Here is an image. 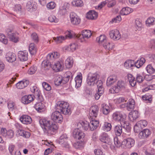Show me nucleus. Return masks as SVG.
<instances>
[{
    "label": "nucleus",
    "instance_id": "1",
    "mask_svg": "<svg viewBox=\"0 0 155 155\" xmlns=\"http://www.w3.org/2000/svg\"><path fill=\"white\" fill-rule=\"evenodd\" d=\"M39 123L44 133L48 135L54 134L58 128L56 124L45 119L40 120Z\"/></svg>",
    "mask_w": 155,
    "mask_h": 155
},
{
    "label": "nucleus",
    "instance_id": "2",
    "mask_svg": "<svg viewBox=\"0 0 155 155\" xmlns=\"http://www.w3.org/2000/svg\"><path fill=\"white\" fill-rule=\"evenodd\" d=\"M68 103L64 101H59L56 103L57 109L59 110L65 115L70 114L71 113L70 109L68 108Z\"/></svg>",
    "mask_w": 155,
    "mask_h": 155
},
{
    "label": "nucleus",
    "instance_id": "3",
    "mask_svg": "<svg viewBox=\"0 0 155 155\" xmlns=\"http://www.w3.org/2000/svg\"><path fill=\"white\" fill-rule=\"evenodd\" d=\"M99 75L97 73H89L87 79V82L88 85L93 86L96 85V82L99 78Z\"/></svg>",
    "mask_w": 155,
    "mask_h": 155
},
{
    "label": "nucleus",
    "instance_id": "4",
    "mask_svg": "<svg viewBox=\"0 0 155 155\" xmlns=\"http://www.w3.org/2000/svg\"><path fill=\"white\" fill-rule=\"evenodd\" d=\"M127 78L130 84L132 87H134L137 81L139 83L142 82L143 80L142 76L140 74H137L136 77V80L135 78L130 74H127Z\"/></svg>",
    "mask_w": 155,
    "mask_h": 155
},
{
    "label": "nucleus",
    "instance_id": "5",
    "mask_svg": "<svg viewBox=\"0 0 155 155\" xmlns=\"http://www.w3.org/2000/svg\"><path fill=\"white\" fill-rule=\"evenodd\" d=\"M135 143V140L131 138L125 139L122 142L121 147L123 148H130L133 147Z\"/></svg>",
    "mask_w": 155,
    "mask_h": 155
},
{
    "label": "nucleus",
    "instance_id": "6",
    "mask_svg": "<svg viewBox=\"0 0 155 155\" xmlns=\"http://www.w3.org/2000/svg\"><path fill=\"white\" fill-rule=\"evenodd\" d=\"M51 119L56 123H61L63 121V117L58 111L53 112L51 116Z\"/></svg>",
    "mask_w": 155,
    "mask_h": 155
},
{
    "label": "nucleus",
    "instance_id": "7",
    "mask_svg": "<svg viewBox=\"0 0 155 155\" xmlns=\"http://www.w3.org/2000/svg\"><path fill=\"white\" fill-rule=\"evenodd\" d=\"M125 87V84L124 81L122 80L118 81L117 86H114L110 89V91L111 93H118L120 89H124Z\"/></svg>",
    "mask_w": 155,
    "mask_h": 155
},
{
    "label": "nucleus",
    "instance_id": "8",
    "mask_svg": "<svg viewBox=\"0 0 155 155\" xmlns=\"http://www.w3.org/2000/svg\"><path fill=\"white\" fill-rule=\"evenodd\" d=\"M6 32L8 37L10 41L14 43H17L19 41V38L11 29L9 28L7 29L6 30Z\"/></svg>",
    "mask_w": 155,
    "mask_h": 155
},
{
    "label": "nucleus",
    "instance_id": "9",
    "mask_svg": "<svg viewBox=\"0 0 155 155\" xmlns=\"http://www.w3.org/2000/svg\"><path fill=\"white\" fill-rule=\"evenodd\" d=\"M73 136L76 139L83 140L85 136V134L78 128H76L73 130Z\"/></svg>",
    "mask_w": 155,
    "mask_h": 155
},
{
    "label": "nucleus",
    "instance_id": "10",
    "mask_svg": "<svg viewBox=\"0 0 155 155\" xmlns=\"http://www.w3.org/2000/svg\"><path fill=\"white\" fill-rule=\"evenodd\" d=\"M112 117L114 120L119 122L120 124L121 122H124V120L126 118L125 116L119 112H116L113 113L112 115Z\"/></svg>",
    "mask_w": 155,
    "mask_h": 155
},
{
    "label": "nucleus",
    "instance_id": "11",
    "mask_svg": "<svg viewBox=\"0 0 155 155\" xmlns=\"http://www.w3.org/2000/svg\"><path fill=\"white\" fill-rule=\"evenodd\" d=\"M100 141L104 143L110 145L112 144L113 140L111 139L108 135L106 133H103L100 136Z\"/></svg>",
    "mask_w": 155,
    "mask_h": 155
},
{
    "label": "nucleus",
    "instance_id": "12",
    "mask_svg": "<svg viewBox=\"0 0 155 155\" xmlns=\"http://www.w3.org/2000/svg\"><path fill=\"white\" fill-rule=\"evenodd\" d=\"M31 91L34 94L35 96L38 99H39L40 101H43L44 99L41 95L40 91L35 86L31 88Z\"/></svg>",
    "mask_w": 155,
    "mask_h": 155
},
{
    "label": "nucleus",
    "instance_id": "13",
    "mask_svg": "<svg viewBox=\"0 0 155 155\" xmlns=\"http://www.w3.org/2000/svg\"><path fill=\"white\" fill-rule=\"evenodd\" d=\"M92 35L91 31L89 30H84L82 32L81 34L78 35L77 36L78 39H81L83 38L84 39L85 38L88 39L90 38Z\"/></svg>",
    "mask_w": 155,
    "mask_h": 155
},
{
    "label": "nucleus",
    "instance_id": "14",
    "mask_svg": "<svg viewBox=\"0 0 155 155\" xmlns=\"http://www.w3.org/2000/svg\"><path fill=\"white\" fill-rule=\"evenodd\" d=\"M109 35L111 38L115 40H119L121 37L120 32L117 29L111 30L110 32Z\"/></svg>",
    "mask_w": 155,
    "mask_h": 155
},
{
    "label": "nucleus",
    "instance_id": "15",
    "mask_svg": "<svg viewBox=\"0 0 155 155\" xmlns=\"http://www.w3.org/2000/svg\"><path fill=\"white\" fill-rule=\"evenodd\" d=\"M70 18L71 22L73 25H78L80 22V19L74 13L72 12L70 14Z\"/></svg>",
    "mask_w": 155,
    "mask_h": 155
},
{
    "label": "nucleus",
    "instance_id": "16",
    "mask_svg": "<svg viewBox=\"0 0 155 155\" xmlns=\"http://www.w3.org/2000/svg\"><path fill=\"white\" fill-rule=\"evenodd\" d=\"M63 62L62 61H58L52 66V68L56 72L62 70L63 66Z\"/></svg>",
    "mask_w": 155,
    "mask_h": 155
},
{
    "label": "nucleus",
    "instance_id": "17",
    "mask_svg": "<svg viewBox=\"0 0 155 155\" xmlns=\"http://www.w3.org/2000/svg\"><path fill=\"white\" fill-rule=\"evenodd\" d=\"M73 77V76L71 72L70 71L66 72L64 74V77H62V84H65L68 82L69 79H70V81L71 82Z\"/></svg>",
    "mask_w": 155,
    "mask_h": 155
},
{
    "label": "nucleus",
    "instance_id": "18",
    "mask_svg": "<svg viewBox=\"0 0 155 155\" xmlns=\"http://www.w3.org/2000/svg\"><path fill=\"white\" fill-rule=\"evenodd\" d=\"M38 100V102L35 104V108L38 112H42L45 110V104L42 102L43 101H41L39 99Z\"/></svg>",
    "mask_w": 155,
    "mask_h": 155
},
{
    "label": "nucleus",
    "instance_id": "19",
    "mask_svg": "<svg viewBox=\"0 0 155 155\" xmlns=\"http://www.w3.org/2000/svg\"><path fill=\"white\" fill-rule=\"evenodd\" d=\"M20 121L24 124H29L32 122L31 118L28 115H23L20 118Z\"/></svg>",
    "mask_w": 155,
    "mask_h": 155
},
{
    "label": "nucleus",
    "instance_id": "20",
    "mask_svg": "<svg viewBox=\"0 0 155 155\" xmlns=\"http://www.w3.org/2000/svg\"><path fill=\"white\" fill-rule=\"evenodd\" d=\"M18 56L20 61H25L28 60V52L25 51H19Z\"/></svg>",
    "mask_w": 155,
    "mask_h": 155
},
{
    "label": "nucleus",
    "instance_id": "21",
    "mask_svg": "<svg viewBox=\"0 0 155 155\" xmlns=\"http://www.w3.org/2000/svg\"><path fill=\"white\" fill-rule=\"evenodd\" d=\"M117 80V76L115 74H113L109 76L107 78V86H110Z\"/></svg>",
    "mask_w": 155,
    "mask_h": 155
},
{
    "label": "nucleus",
    "instance_id": "22",
    "mask_svg": "<svg viewBox=\"0 0 155 155\" xmlns=\"http://www.w3.org/2000/svg\"><path fill=\"white\" fill-rule=\"evenodd\" d=\"M5 58L9 62H13L16 60V57L14 53L8 52L6 54Z\"/></svg>",
    "mask_w": 155,
    "mask_h": 155
},
{
    "label": "nucleus",
    "instance_id": "23",
    "mask_svg": "<svg viewBox=\"0 0 155 155\" xmlns=\"http://www.w3.org/2000/svg\"><path fill=\"white\" fill-rule=\"evenodd\" d=\"M34 100V98L31 95H25L23 97L21 98L22 102L25 104H27Z\"/></svg>",
    "mask_w": 155,
    "mask_h": 155
},
{
    "label": "nucleus",
    "instance_id": "24",
    "mask_svg": "<svg viewBox=\"0 0 155 155\" xmlns=\"http://www.w3.org/2000/svg\"><path fill=\"white\" fill-rule=\"evenodd\" d=\"M122 125L118 124L114 127V132L116 136H120L122 133Z\"/></svg>",
    "mask_w": 155,
    "mask_h": 155
},
{
    "label": "nucleus",
    "instance_id": "25",
    "mask_svg": "<svg viewBox=\"0 0 155 155\" xmlns=\"http://www.w3.org/2000/svg\"><path fill=\"white\" fill-rule=\"evenodd\" d=\"M26 8L28 11L32 12L36 10V5L33 3L32 1L30 0L27 2L26 5Z\"/></svg>",
    "mask_w": 155,
    "mask_h": 155
},
{
    "label": "nucleus",
    "instance_id": "26",
    "mask_svg": "<svg viewBox=\"0 0 155 155\" xmlns=\"http://www.w3.org/2000/svg\"><path fill=\"white\" fill-rule=\"evenodd\" d=\"M29 84V81L28 80L22 81H19L16 84V87L19 89H21L27 87Z\"/></svg>",
    "mask_w": 155,
    "mask_h": 155
},
{
    "label": "nucleus",
    "instance_id": "27",
    "mask_svg": "<svg viewBox=\"0 0 155 155\" xmlns=\"http://www.w3.org/2000/svg\"><path fill=\"white\" fill-rule=\"evenodd\" d=\"M150 134V131L148 129H144L140 131L139 134V137L140 139L147 138Z\"/></svg>",
    "mask_w": 155,
    "mask_h": 155
},
{
    "label": "nucleus",
    "instance_id": "28",
    "mask_svg": "<svg viewBox=\"0 0 155 155\" xmlns=\"http://www.w3.org/2000/svg\"><path fill=\"white\" fill-rule=\"evenodd\" d=\"M97 13L94 11H89L87 14V18L91 19H96L97 17Z\"/></svg>",
    "mask_w": 155,
    "mask_h": 155
},
{
    "label": "nucleus",
    "instance_id": "29",
    "mask_svg": "<svg viewBox=\"0 0 155 155\" xmlns=\"http://www.w3.org/2000/svg\"><path fill=\"white\" fill-rule=\"evenodd\" d=\"M99 125V122L97 120H93L90 123V129L91 131L96 129Z\"/></svg>",
    "mask_w": 155,
    "mask_h": 155
},
{
    "label": "nucleus",
    "instance_id": "30",
    "mask_svg": "<svg viewBox=\"0 0 155 155\" xmlns=\"http://www.w3.org/2000/svg\"><path fill=\"white\" fill-rule=\"evenodd\" d=\"M90 110L91 111V114L93 116L95 117H97L99 112V108L97 105L91 106V107Z\"/></svg>",
    "mask_w": 155,
    "mask_h": 155
},
{
    "label": "nucleus",
    "instance_id": "31",
    "mask_svg": "<svg viewBox=\"0 0 155 155\" xmlns=\"http://www.w3.org/2000/svg\"><path fill=\"white\" fill-rule=\"evenodd\" d=\"M139 116L138 112L135 110L130 113L129 117L131 120L134 121Z\"/></svg>",
    "mask_w": 155,
    "mask_h": 155
},
{
    "label": "nucleus",
    "instance_id": "32",
    "mask_svg": "<svg viewBox=\"0 0 155 155\" xmlns=\"http://www.w3.org/2000/svg\"><path fill=\"white\" fill-rule=\"evenodd\" d=\"M82 77L81 75H78L75 78V87L78 88L81 86L82 81Z\"/></svg>",
    "mask_w": 155,
    "mask_h": 155
},
{
    "label": "nucleus",
    "instance_id": "33",
    "mask_svg": "<svg viewBox=\"0 0 155 155\" xmlns=\"http://www.w3.org/2000/svg\"><path fill=\"white\" fill-rule=\"evenodd\" d=\"M133 11L132 9L128 7L123 8L120 11V13L122 15H127Z\"/></svg>",
    "mask_w": 155,
    "mask_h": 155
},
{
    "label": "nucleus",
    "instance_id": "34",
    "mask_svg": "<svg viewBox=\"0 0 155 155\" xmlns=\"http://www.w3.org/2000/svg\"><path fill=\"white\" fill-rule=\"evenodd\" d=\"M101 110L103 113L105 115H107L110 112L109 107L104 104H101Z\"/></svg>",
    "mask_w": 155,
    "mask_h": 155
},
{
    "label": "nucleus",
    "instance_id": "35",
    "mask_svg": "<svg viewBox=\"0 0 155 155\" xmlns=\"http://www.w3.org/2000/svg\"><path fill=\"white\" fill-rule=\"evenodd\" d=\"M104 47L106 49L110 51L114 47V44L111 42H107L103 44Z\"/></svg>",
    "mask_w": 155,
    "mask_h": 155
},
{
    "label": "nucleus",
    "instance_id": "36",
    "mask_svg": "<svg viewBox=\"0 0 155 155\" xmlns=\"http://www.w3.org/2000/svg\"><path fill=\"white\" fill-rule=\"evenodd\" d=\"M145 60L144 58H141L140 60H138L137 62H134V64L135 66L138 68H140L145 62Z\"/></svg>",
    "mask_w": 155,
    "mask_h": 155
},
{
    "label": "nucleus",
    "instance_id": "37",
    "mask_svg": "<svg viewBox=\"0 0 155 155\" xmlns=\"http://www.w3.org/2000/svg\"><path fill=\"white\" fill-rule=\"evenodd\" d=\"M135 101L133 99H130L127 105V107L128 110H131L134 109V107Z\"/></svg>",
    "mask_w": 155,
    "mask_h": 155
},
{
    "label": "nucleus",
    "instance_id": "38",
    "mask_svg": "<svg viewBox=\"0 0 155 155\" xmlns=\"http://www.w3.org/2000/svg\"><path fill=\"white\" fill-rule=\"evenodd\" d=\"M124 122H121L120 124L122 125V127L125 129L126 130L129 132L131 129V127L129 123L127 122L126 120V118L124 120Z\"/></svg>",
    "mask_w": 155,
    "mask_h": 155
},
{
    "label": "nucleus",
    "instance_id": "39",
    "mask_svg": "<svg viewBox=\"0 0 155 155\" xmlns=\"http://www.w3.org/2000/svg\"><path fill=\"white\" fill-rule=\"evenodd\" d=\"M29 50L31 55H34L37 52V49L34 43H31L29 46Z\"/></svg>",
    "mask_w": 155,
    "mask_h": 155
},
{
    "label": "nucleus",
    "instance_id": "40",
    "mask_svg": "<svg viewBox=\"0 0 155 155\" xmlns=\"http://www.w3.org/2000/svg\"><path fill=\"white\" fill-rule=\"evenodd\" d=\"M73 58L72 57H69L65 61V64L68 68H70L73 65Z\"/></svg>",
    "mask_w": 155,
    "mask_h": 155
},
{
    "label": "nucleus",
    "instance_id": "41",
    "mask_svg": "<svg viewBox=\"0 0 155 155\" xmlns=\"http://www.w3.org/2000/svg\"><path fill=\"white\" fill-rule=\"evenodd\" d=\"M134 61L132 60H127L124 63V67L127 69L129 68L134 65Z\"/></svg>",
    "mask_w": 155,
    "mask_h": 155
},
{
    "label": "nucleus",
    "instance_id": "42",
    "mask_svg": "<svg viewBox=\"0 0 155 155\" xmlns=\"http://www.w3.org/2000/svg\"><path fill=\"white\" fill-rule=\"evenodd\" d=\"M77 47V46L76 44L73 43L71 44L68 46H65L64 48L65 50L73 51L76 50Z\"/></svg>",
    "mask_w": 155,
    "mask_h": 155
},
{
    "label": "nucleus",
    "instance_id": "43",
    "mask_svg": "<svg viewBox=\"0 0 155 155\" xmlns=\"http://www.w3.org/2000/svg\"><path fill=\"white\" fill-rule=\"evenodd\" d=\"M63 78L61 76H57L54 80V84L55 85L58 86L62 84Z\"/></svg>",
    "mask_w": 155,
    "mask_h": 155
},
{
    "label": "nucleus",
    "instance_id": "44",
    "mask_svg": "<svg viewBox=\"0 0 155 155\" xmlns=\"http://www.w3.org/2000/svg\"><path fill=\"white\" fill-rule=\"evenodd\" d=\"M146 25L150 26L155 24V18L153 17L149 18L146 21Z\"/></svg>",
    "mask_w": 155,
    "mask_h": 155
},
{
    "label": "nucleus",
    "instance_id": "45",
    "mask_svg": "<svg viewBox=\"0 0 155 155\" xmlns=\"http://www.w3.org/2000/svg\"><path fill=\"white\" fill-rule=\"evenodd\" d=\"M42 66L46 69H49L50 68H52V65L51 64L49 60H45L42 63Z\"/></svg>",
    "mask_w": 155,
    "mask_h": 155
},
{
    "label": "nucleus",
    "instance_id": "46",
    "mask_svg": "<svg viewBox=\"0 0 155 155\" xmlns=\"http://www.w3.org/2000/svg\"><path fill=\"white\" fill-rule=\"evenodd\" d=\"M72 3L73 6L78 7H81L83 5V2L81 0H74Z\"/></svg>",
    "mask_w": 155,
    "mask_h": 155
},
{
    "label": "nucleus",
    "instance_id": "47",
    "mask_svg": "<svg viewBox=\"0 0 155 155\" xmlns=\"http://www.w3.org/2000/svg\"><path fill=\"white\" fill-rule=\"evenodd\" d=\"M111 127V125L110 123L105 122L103 124V128L105 130L108 131L110 130Z\"/></svg>",
    "mask_w": 155,
    "mask_h": 155
},
{
    "label": "nucleus",
    "instance_id": "48",
    "mask_svg": "<svg viewBox=\"0 0 155 155\" xmlns=\"http://www.w3.org/2000/svg\"><path fill=\"white\" fill-rule=\"evenodd\" d=\"M96 41L99 43L103 44L106 41V37L104 35H101L99 37L97 38Z\"/></svg>",
    "mask_w": 155,
    "mask_h": 155
},
{
    "label": "nucleus",
    "instance_id": "49",
    "mask_svg": "<svg viewBox=\"0 0 155 155\" xmlns=\"http://www.w3.org/2000/svg\"><path fill=\"white\" fill-rule=\"evenodd\" d=\"M68 137L65 134H63L60 137L59 142L60 144H63L64 142L68 140Z\"/></svg>",
    "mask_w": 155,
    "mask_h": 155
},
{
    "label": "nucleus",
    "instance_id": "50",
    "mask_svg": "<svg viewBox=\"0 0 155 155\" xmlns=\"http://www.w3.org/2000/svg\"><path fill=\"white\" fill-rule=\"evenodd\" d=\"M66 39V38L64 36H60L57 37L53 38V39L57 43H59L62 42L63 40Z\"/></svg>",
    "mask_w": 155,
    "mask_h": 155
},
{
    "label": "nucleus",
    "instance_id": "51",
    "mask_svg": "<svg viewBox=\"0 0 155 155\" xmlns=\"http://www.w3.org/2000/svg\"><path fill=\"white\" fill-rule=\"evenodd\" d=\"M146 70L148 73L152 74L155 72V70L151 65L149 64L147 66L146 68Z\"/></svg>",
    "mask_w": 155,
    "mask_h": 155
},
{
    "label": "nucleus",
    "instance_id": "52",
    "mask_svg": "<svg viewBox=\"0 0 155 155\" xmlns=\"http://www.w3.org/2000/svg\"><path fill=\"white\" fill-rule=\"evenodd\" d=\"M104 93V91H103V88H102V90H98L97 92L95 95V97L96 100H98L102 96Z\"/></svg>",
    "mask_w": 155,
    "mask_h": 155
},
{
    "label": "nucleus",
    "instance_id": "53",
    "mask_svg": "<svg viewBox=\"0 0 155 155\" xmlns=\"http://www.w3.org/2000/svg\"><path fill=\"white\" fill-rule=\"evenodd\" d=\"M136 27L137 29L140 30L141 29V27L142 26V24L139 19H136L135 20Z\"/></svg>",
    "mask_w": 155,
    "mask_h": 155
},
{
    "label": "nucleus",
    "instance_id": "54",
    "mask_svg": "<svg viewBox=\"0 0 155 155\" xmlns=\"http://www.w3.org/2000/svg\"><path fill=\"white\" fill-rule=\"evenodd\" d=\"M83 129L85 130H87L89 127L90 128V123L87 121L82 122L80 124Z\"/></svg>",
    "mask_w": 155,
    "mask_h": 155
},
{
    "label": "nucleus",
    "instance_id": "55",
    "mask_svg": "<svg viewBox=\"0 0 155 155\" xmlns=\"http://www.w3.org/2000/svg\"><path fill=\"white\" fill-rule=\"evenodd\" d=\"M139 124V123L137 122L136 124L135 125L134 127V131L136 133H138L141 131L142 128Z\"/></svg>",
    "mask_w": 155,
    "mask_h": 155
},
{
    "label": "nucleus",
    "instance_id": "56",
    "mask_svg": "<svg viewBox=\"0 0 155 155\" xmlns=\"http://www.w3.org/2000/svg\"><path fill=\"white\" fill-rule=\"evenodd\" d=\"M96 85L97 86L98 90H102V88H103V91H104V89L103 86V83L102 81L101 80H98V79H97V81L96 82Z\"/></svg>",
    "mask_w": 155,
    "mask_h": 155
},
{
    "label": "nucleus",
    "instance_id": "57",
    "mask_svg": "<svg viewBox=\"0 0 155 155\" xmlns=\"http://www.w3.org/2000/svg\"><path fill=\"white\" fill-rule=\"evenodd\" d=\"M15 103L12 101H9L8 103V107L11 111H12L15 108Z\"/></svg>",
    "mask_w": 155,
    "mask_h": 155
},
{
    "label": "nucleus",
    "instance_id": "58",
    "mask_svg": "<svg viewBox=\"0 0 155 155\" xmlns=\"http://www.w3.org/2000/svg\"><path fill=\"white\" fill-rule=\"evenodd\" d=\"M43 87L47 91H50L51 89V87L48 83L43 82L42 84Z\"/></svg>",
    "mask_w": 155,
    "mask_h": 155
},
{
    "label": "nucleus",
    "instance_id": "59",
    "mask_svg": "<svg viewBox=\"0 0 155 155\" xmlns=\"http://www.w3.org/2000/svg\"><path fill=\"white\" fill-rule=\"evenodd\" d=\"M0 41L5 44L7 43L8 40L5 35L3 34H0Z\"/></svg>",
    "mask_w": 155,
    "mask_h": 155
},
{
    "label": "nucleus",
    "instance_id": "60",
    "mask_svg": "<svg viewBox=\"0 0 155 155\" xmlns=\"http://www.w3.org/2000/svg\"><path fill=\"white\" fill-rule=\"evenodd\" d=\"M48 20L51 22H54L55 23L58 22V20L55 16L53 15H50L48 17Z\"/></svg>",
    "mask_w": 155,
    "mask_h": 155
},
{
    "label": "nucleus",
    "instance_id": "61",
    "mask_svg": "<svg viewBox=\"0 0 155 155\" xmlns=\"http://www.w3.org/2000/svg\"><path fill=\"white\" fill-rule=\"evenodd\" d=\"M121 20V18L120 15H118L113 18L112 20L110 21L111 23H118Z\"/></svg>",
    "mask_w": 155,
    "mask_h": 155
},
{
    "label": "nucleus",
    "instance_id": "62",
    "mask_svg": "<svg viewBox=\"0 0 155 155\" xmlns=\"http://www.w3.org/2000/svg\"><path fill=\"white\" fill-rule=\"evenodd\" d=\"M31 37L35 42H38V36L36 33H32L31 35Z\"/></svg>",
    "mask_w": 155,
    "mask_h": 155
},
{
    "label": "nucleus",
    "instance_id": "63",
    "mask_svg": "<svg viewBox=\"0 0 155 155\" xmlns=\"http://www.w3.org/2000/svg\"><path fill=\"white\" fill-rule=\"evenodd\" d=\"M14 132L12 130H9L6 133V137L9 138H12L14 136Z\"/></svg>",
    "mask_w": 155,
    "mask_h": 155
},
{
    "label": "nucleus",
    "instance_id": "64",
    "mask_svg": "<svg viewBox=\"0 0 155 155\" xmlns=\"http://www.w3.org/2000/svg\"><path fill=\"white\" fill-rule=\"evenodd\" d=\"M56 6V4L54 2H51L48 3L47 5V7L49 9H54Z\"/></svg>",
    "mask_w": 155,
    "mask_h": 155
}]
</instances>
